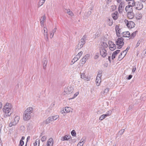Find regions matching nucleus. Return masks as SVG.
I'll return each mask as SVG.
<instances>
[{
    "label": "nucleus",
    "instance_id": "1",
    "mask_svg": "<svg viewBox=\"0 0 146 146\" xmlns=\"http://www.w3.org/2000/svg\"><path fill=\"white\" fill-rule=\"evenodd\" d=\"M3 111L5 113L4 117L10 115L13 112L12 104L9 103H6L3 107Z\"/></svg>",
    "mask_w": 146,
    "mask_h": 146
},
{
    "label": "nucleus",
    "instance_id": "2",
    "mask_svg": "<svg viewBox=\"0 0 146 146\" xmlns=\"http://www.w3.org/2000/svg\"><path fill=\"white\" fill-rule=\"evenodd\" d=\"M33 111V109L32 107L28 108L25 111L23 115V118L25 120H28L31 117V114Z\"/></svg>",
    "mask_w": 146,
    "mask_h": 146
},
{
    "label": "nucleus",
    "instance_id": "3",
    "mask_svg": "<svg viewBox=\"0 0 146 146\" xmlns=\"http://www.w3.org/2000/svg\"><path fill=\"white\" fill-rule=\"evenodd\" d=\"M124 39L122 37L119 38L115 42L116 44L118 46L117 48L118 49H120L123 46L124 44L123 42Z\"/></svg>",
    "mask_w": 146,
    "mask_h": 146
},
{
    "label": "nucleus",
    "instance_id": "4",
    "mask_svg": "<svg viewBox=\"0 0 146 146\" xmlns=\"http://www.w3.org/2000/svg\"><path fill=\"white\" fill-rule=\"evenodd\" d=\"M124 22L126 24L128 28H132L134 27L135 23L132 21H128L127 19L124 20Z\"/></svg>",
    "mask_w": 146,
    "mask_h": 146
},
{
    "label": "nucleus",
    "instance_id": "5",
    "mask_svg": "<svg viewBox=\"0 0 146 146\" xmlns=\"http://www.w3.org/2000/svg\"><path fill=\"white\" fill-rule=\"evenodd\" d=\"M100 49L101 56L104 58L106 57L107 55V52L105 48L104 47H101Z\"/></svg>",
    "mask_w": 146,
    "mask_h": 146
},
{
    "label": "nucleus",
    "instance_id": "6",
    "mask_svg": "<svg viewBox=\"0 0 146 146\" xmlns=\"http://www.w3.org/2000/svg\"><path fill=\"white\" fill-rule=\"evenodd\" d=\"M118 8V11L120 13H122L124 9V7L125 6V3L124 2H122L120 3Z\"/></svg>",
    "mask_w": 146,
    "mask_h": 146
},
{
    "label": "nucleus",
    "instance_id": "7",
    "mask_svg": "<svg viewBox=\"0 0 146 146\" xmlns=\"http://www.w3.org/2000/svg\"><path fill=\"white\" fill-rule=\"evenodd\" d=\"M115 30L116 32L117 36L118 37L121 36V33L122 32L121 29L119 28V26L118 25H116L115 27Z\"/></svg>",
    "mask_w": 146,
    "mask_h": 146
},
{
    "label": "nucleus",
    "instance_id": "8",
    "mask_svg": "<svg viewBox=\"0 0 146 146\" xmlns=\"http://www.w3.org/2000/svg\"><path fill=\"white\" fill-rule=\"evenodd\" d=\"M109 48L111 51H113L116 48V46L112 41H109L108 42Z\"/></svg>",
    "mask_w": 146,
    "mask_h": 146
},
{
    "label": "nucleus",
    "instance_id": "9",
    "mask_svg": "<svg viewBox=\"0 0 146 146\" xmlns=\"http://www.w3.org/2000/svg\"><path fill=\"white\" fill-rule=\"evenodd\" d=\"M73 88L71 86H68L64 89V92L66 94H70Z\"/></svg>",
    "mask_w": 146,
    "mask_h": 146
},
{
    "label": "nucleus",
    "instance_id": "10",
    "mask_svg": "<svg viewBox=\"0 0 146 146\" xmlns=\"http://www.w3.org/2000/svg\"><path fill=\"white\" fill-rule=\"evenodd\" d=\"M136 7V9L138 10L141 9L143 7V4L141 2H138L136 3V5H135Z\"/></svg>",
    "mask_w": 146,
    "mask_h": 146
},
{
    "label": "nucleus",
    "instance_id": "11",
    "mask_svg": "<svg viewBox=\"0 0 146 146\" xmlns=\"http://www.w3.org/2000/svg\"><path fill=\"white\" fill-rule=\"evenodd\" d=\"M125 10L127 13L133 12V7L127 5L125 7Z\"/></svg>",
    "mask_w": 146,
    "mask_h": 146
},
{
    "label": "nucleus",
    "instance_id": "12",
    "mask_svg": "<svg viewBox=\"0 0 146 146\" xmlns=\"http://www.w3.org/2000/svg\"><path fill=\"white\" fill-rule=\"evenodd\" d=\"M130 36V33L127 31L122 32L121 34V36L125 37H129Z\"/></svg>",
    "mask_w": 146,
    "mask_h": 146
},
{
    "label": "nucleus",
    "instance_id": "13",
    "mask_svg": "<svg viewBox=\"0 0 146 146\" xmlns=\"http://www.w3.org/2000/svg\"><path fill=\"white\" fill-rule=\"evenodd\" d=\"M120 50H117L114 52L111 56V59L112 60H113L115 57L117 55V54L119 53Z\"/></svg>",
    "mask_w": 146,
    "mask_h": 146
},
{
    "label": "nucleus",
    "instance_id": "14",
    "mask_svg": "<svg viewBox=\"0 0 146 146\" xmlns=\"http://www.w3.org/2000/svg\"><path fill=\"white\" fill-rule=\"evenodd\" d=\"M90 54H86L81 60L82 62H83V63H85L86 61L90 57Z\"/></svg>",
    "mask_w": 146,
    "mask_h": 146
},
{
    "label": "nucleus",
    "instance_id": "15",
    "mask_svg": "<svg viewBox=\"0 0 146 146\" xmlns=\"http://www.w3.org/2000/svg\"><path fill=\"white\" fill-rule=\"evenodd\" d=\"M119 14L117 11H115L113 13H112V17L114 20H116L118 18Z\"/></svg>",
    "mask_w": 146,
    "mask_h": 146
},
{
    "label": "nucleus",
    "instance_id": "16",
    "mask_svg": "<svg viewBox=\"0 0 146 146\" xmlns=\"http://www.w3.org/2000/svg\"><path fill=\"white\" fill-rule=\"evenodd\" d=\"M53 144V140L52 138H50L47 141V146H52Z\"/></svg>",
    "mask_w": 146,
    "mask_h": 146
},
{
    "label": "nucleus",
    "instance_id": "17",
    "mask_svg": "<svg viewBox=\"0 0 146 146\" xmlns=\"http://www.w3.org/2000/svg\"><path fill=\"white\" fill-rule=\"evenodd\" d=\"M43 62V68L44 69H46V65L47 63V58L46 57H44L43 59V60L42 61Z\"/></svg>",
    "mask_w": 146,
    "mask_h": 146
},
{
    "label": "nucleus",
    "instance_id": "18",
    "mask_svg": "<svg viewBox=\"0 0 146 146\" xmlns=\"http://www.w3.org/2000/svg\"><path fill=\"white\" fill-rule=\"evenodd\" d=\"M111 111H110V114H109L107 113L105 114H103L100 117H99V119L100 120H102L104 119H105L107 116H109L111 114Z\"/></svg>",
    "mask_w": 146,
    "mask_h": 146
},
{
    "label": "nucleus",
    "instance_id": "19",
    "mask_svg": "<svg viewBox=\"0 0 146 146\" xmlns=\"http://www.w3.org/2000/svg\"><path fill=\"white\" fill-rule=\"evenodd\" d=\"M134 14L133 12L127 13V17L130 19H133L134 17Z\"/></svg>",
    "mask_w": 146,
    "mask_h": 146
},
{
    "label": "nucleus",
    "instance_id": "20",
    "mask_svg": "<svg viewBox=\"0 0 146 146\" xmlns=\"http://www.w3.org/2000/svg\"><path fill=\"white\" fill-rule=\"evenodd\" d=\"M128 5L133 7L135 5V2L134 0H129L128 2Z\"/></svg>",
    "mask_w": 146,
    "mask_h": 146
},
{
    "label": "nucleus",
    "instance_id": "21",
    "mask_svg": "<svg viewBox=\"0 0 146 146\" xmlns=\"http://www.w3.org/2000/svg\"><path fill=\"white\" fill-rule=\"evenodd\" d=\"M84 45L80 43V42H79L78 44L76 46V50H78L80 49Z\"/></svg>",
    "mask_w": 146,
    "mask_h": 146
},
{
    "label": "nucleus",
    "instance_id": "22",
    "mask_svg": "<svg viewBox=\"0 0 146 146\" xmlns=\"http://www.w3.org/2000/svg\"><path fill=\"white\" fill-rule=\"evenodd\" d=\"M101 78L97 77L96 80V85L98 86H99L100 85V83L101 82Z\"/></svg>",
    "mask_w": 146,
    "mask_h": 146
},
{
    "label": "nucleus",
    "instance_id": "23",
    "mask_svg": "<svg viewBox=\"0 0 146 146\" xmlns=\"http://www.w3.org/2000/svg\"><path fill=\"white\" fill-rule=\"evenodd\" d=\"M123 53V52H122L119 55L118 58V60L120 61L122 59H123L126 55V52H125V53L123 55L122 54Z\"/></svg>",
    "mask_w": 146,
    "mask_h": 146
},
{
    "label": "nucleus",
    "instance_id": "24",
    "mask_svg": "<svg viewBox=\"0 0 146 146\" xmlns=\"http://www.w3.org/2000/svg\"><path fill=\"white\" fill-rule=\"evenodd\" d=\"M70 138H71V137L70 136L66 135L65 136L62 137L61 138V140L62 141H64L65 140H68Z\"/></svg>",
    "mask_w": 146,
    "mask_h": 146
},
{
    "label": "nucleus",
    "instance_id": "25",
    "mask_svg": "<svg viewBox=\"0 0 146 146\" xmlns=\"http://www.w3.org/2000/svg\"><path fill=\"white\" fill-rule=\"evenodd\" d=\"M53 121V119L51 117H48L46 120L44 121V123L45 124H47L50 123V122Z\"/></svg>",
    "mask_w": 146,
    "mask_h": 146
},
{
    "label": "nucleus",
    "instance_id": "26",
    "mask_svg": "<svg viewBox=\"0 0 146 146\" xmlns=\"http://www.w3.org/2000/svg\"><path fill=\"white\" fill-rule=\"evenodd\" d=\"M108 25L109 26H111L113 24V21L112 19L108 18L107 21Z\"/></svg>",
    "mask_w": 146,
    "mask_h": 146
},
{
    "label": "nucleus",
    "instance_id": "27",
    "mask_svg": "<svg viewBox=\"0 0 146 146\" xmlns=\"http://www.w3.org/2000/svg\"><path fill=\"white\" fill-rule=\"evenodd\" d=\"M56 29L57 28L56 27L54 29L52 30L50 34V37L51 38L53 37L54 33L56 32Z\"/></svg>",
    "mask_w": 146,
    "mask_h": 146
},
{
    "label": "nucleus",
    "instance_id": "28",
    "mask_svg": "<svg viewBox=\"0 0 146 146\" xmlns=\"http://www.w3.org/2000/svg\"><path fill=\"white\" fill-rule=\"evenodd\" d=\"M84 140L82 139L79 142L77 146H82L84 143Z\"/></svg>",
    "mask_w": 146,
    "mask_h": 146
},
{
    "label": "nucleus",
    "instance_id": "29",
    "mask_svg": "<svg viewBox=\"0 0 146 146\" xmlns=\"http://www.w3.org/2000/svg\"><path fill=\"white\" fill-rule=\"evenodd\" d=\"M71 108L70 107H66L65 108V111H64V112H66V113L69 112L70 111H72L71 110Z\"/></svg>",
    "mask_w": 146,
    "mask_h": 146
},
{
    "label": "nucleus",
    "instance_id": "30",
    "mask_svg": "<svg viewBox=\"0 0 146 146\" xmlns=\"http://www.w3.org/2000/svg\"><path fill=\"white\" fill-rule=\"evenodd\" d=\"M81 78L82 79H84L85 80H87L88 78L85 75V74L84 73L81 74Z\"/></svg>",
    "mask_w": 146,
    "mask_h": 146
},
{
    "label": "nucleus",
    "instance_id": "31",
    "mask_svg": "<svg viewBox=\"0 0 146 146\" xmlns=\"http://www.w3.org/2000/svg\"><path fill=\"white\" fill-rule=\"evenodd\" d=\"M44 39L46 41H48V36L47 31H46V32L45 33V34H44Z\"/></svg>",
    "mask_w": 146,
    "mask_h": 146
},
{
    "label": "nucleus",
    "instance_id": "32",
    "mask_svg": "<svg viewBox=\"0 0 146 146\" xmlns=\"http://www.w3.org/2000/svg\"><path fill=\"white\" fill-rule=\"evenodd\" d=\"M34 146H39V140L36 139L35 143H34Z\"/></svg>",
    "mask_w": 146,
    "mask_h": 146
},
{
    "label": "nucleus",
    "instance_id": "33",
    "mask_svg": "<svg viewBox=\"0 0 146 146\" xmlns=\"http://www.w3.org/2000/svg\"><path fill=\"white\" fill-rule=\"evenodd\" d=\"M109 90V88H107L104 90V92H101V93H103L104 95L106 94Z\"/></svg>",
    "mask_w": 146,
    "mask_h": 146
},
{
    "label": "nucleus",
    "instance_id": "34",
    "mask_svg": "<svg viewBox=\"0 0 146 146\" xmlns=\"http://www.w3.org/2000/svg\"><path fill=\"white\" fill-rule=\"evenodd\" d=\"M19 119V117L18 116H17L15 117L14 122H15L17 124L18 122Z\"/></svg>",
    "mask_w": 146,
    "mask_h": 146
},
{
    "label": "nucleus",
    "instance_id": "35",
    "mask_svg": "<svg viewBox=\"0 0 146 146\" xmlns=\"http://www.w3.org/2000/svg\"><path fill=\"white\" fill-rule=\"evenodd\" d=\"M16 124L15 122H11L9 124V127H11L13 126H14Z\"/></svg>",
    "mask_w": 146,
    "mask_h": 146
},
{
    "label": "nucleus",
    "instance_id": "36",
    "mask_svg": "<svg viewBox=\"0 0 146 146\" xmlns=\"http://www.w3.org/2000/svg\"><path fill=\"white\" fill-rule=\"evenodd\" d=\"M102 47H104L105 48H107L108 47V45L106 42H103L102 44Z\"/></svg>",
    "mask_w": 146,
    "mask_h": 146
},
{
    "label": "nucleus",
    "instance_id": "37",
    "mask_svg": "<svg viewBox=\"0 0 146 146\" xmlns=\"http://www.w3.org/2000/svg\"><path fill=\"white\" fill-rule=\"evenodd\" d=\"M67 13L69 15L72 16L73 15V14L72 11H70V9H67Z\"/></svg>",
    "mask_w": 146,
    "mask_h": 146
},
{
    "label": "nucleus",
    "instance_id": "38",
    "mask_svg": "<svg viewBox=\"0 0 146 146\" xmlns=\"http://www.w3.org/2000/svg\"><path fill=\"white\" fill-rule=\"evenodd\" d=\"M137 32V31H136L135 32H133L131 34V37H133V38H134L136 35V33Z\"/></svg>",
    "mask_w": 146,
    "mask_h": 146
},
{
    "label": "nucleus",
    "instance_id": "39",
    "mask_svg": "<svg viewBox=\"0 0 146 146\" xmlns=\"http://www.w3.org/2000/svg\"><path fill=\"white\" fill-rule=\"evenodd\" d=\"M24 144V141L22 140H20V143L19 144V146H23Z\"/></svg>",
    "mask_w": 146,
    "mask_h": 146
},
{
    "label": "nucleus",
    "instance_id": "40",
    "mask_svg": "<svg viewBox=\"0 0 146 146\" xmlns=\"http://www.w3.org/2000/svg\"><path fill=\"white\" fill-rule=\"evenodd\" d=\"M59 117V116L57 115H54L52 117V119H53V121L57 119Z\"/></svg>",
    "mask_w": 146,
    "mask_h": 146
},
{
    "label": "nucleus",
    "instance_id": "41",
    "mask_svg": "<svg viewBox=\"0 0 146 146\" xmlns=\"http://www.w3.org/2000/svg\"><path fill=\"white\" fill-rule=\"evenodd\" d=\"M71 134L72 136H75L76 135V133L75 131L74 130H73L71 132Z\"/></svg>",
    "mask_w": 146,
    "mask_h": 146
},
{
    "label": "nucleus",
    "instance_id": "42",
    "mask_svg": "<svg viewBox=\"0 0 146 146\" xmlns=\"http://www.w3.org/2000/svg\"><path fill=\"white\" fill-rule=\"evenodd\" d=\"M46 139V136H43L41 138V140L42 142L45 141Z\"/></svg>",
    "mask_w": 146,
    "mask_h": 146
},
{
    "label": "nucleus",
    "instance_id": "43",
    "mask_svg": "<svg viewBox=\"0 0 146 146\" xmlns=\"http://www.w3.org/2000/svg\"><path fill=\"white\" fill-rule=\"evenodd\" d=\"M136 19H140L142 18L141 15V14H139V15L137 16Z\"/></svg>",
    "mask_w": 146,
    "mask_h": 146
},
{
    "label": "nucleus",
    "instance_id": "44",
    "mask_svg": "<svg viewBox=\"0 0 146 146\" xmlns=\"http://www.w3.org/2000/svg\"><path fill=\"white\" fill-rule=\"evenodd\" d=\"M124 129L121 130L119 131V133H120L121 135H122L124 133Z\"/></svg>",
    "mask_w": 146,
    "mask_h": 146
},
{
    "label": "nucleus",
    "instance_id": "45",
    "mask_svg": "<svg viewBox=\"0 0 146 146\" xmlns=\"http://www.w3.org/2000/svg\"><path fill=\"white\" fill-rule=\"evenodd\" d=\"M130 48V47L129 46H128L126 49L124 50V51H123V53H124L125 52H126V53L127 52V51Z\"/></svg>",
    "mask_w": 146,
    "mask_h": 146
},
{
    "label": "nucleus",
    "instance_id": "46",
    "mask_svg": "<svg viewBox=\"0 0 146 146\" xmlns=\"http://www.w3.org/2000/svg\"><path fill=\"white\" fill-rule=\"evenodd\" d=\"M80 43H82L83 45H84L86 42L85 40H83L82 39H81L80 40Z\"/></svg>",
    "mask_w": 146,
    "mask_h": 146
},
{
    "label": "nucleus",
    "instance_id": "47",
    "mask_svg": "<svg viewBox=\"0 0 146 146\" xmlns=\"http://www.w3.org/2000/svg\"><path fill=\"white\" fill-rule=\"evenodd\" d=\"M100 74H98L97 76V77H98L99 78H101V77L102 76V70L100 71Z\"/></svg>",
    "mask_w": 146,
    "mask_h": 146
},
{
    "label": "nucleus",
    "instance_id": "48",
    "mask_svg": "<svg viewBox=\"0 0 146 146\" xmlns=\"http://www.w3.org/2000/svg\"><path fill=\"white\" fill-rule=\"evenodd\" d=\"M46 0H40V3H41V4L40 6L42 5L44 3Z\"/></svg>",
    "mask_w": 146,
    "mask_h": 146
},
{
    "label": "nucleus",
    "instance_id": "49",
    "mask_svg": "<svg viewBox=\"0 0 146 146\" xmlns=\"http://www.w3.org/2000/svg\"><path fill=\"white\" fill-rule=\"evenodd\" d=\"M111 9H112V11H114L116 8V6H115V5L112 6H111Z\"/></svg>",
    "mask_w": 146,
    "mask_h": 146
},
{
    "label": "nucleus",
    "instance_id": "50",
    "mask_svg": "<svg viewBox=\"0 0 146 146\" xmlns=\"http://www.w3.org/2000/svg\"><path fill=\"white\" fill-rule=\"evenodd\" d=\"M73 59L74 60L73 64H74L75 62H76L78 60V59L76 57H75Z\"/></svg>",
    "mask_w": 146,
    "mask_h": 146
},
{
    "label": "nucleus",
    "instance_id": "51",
    "mask_svg": "<svg viewBox=\"0 0 146 146\" xmlns=\"http://www.w3.org/2000/svg\"><path fill=\"white\" fill-rule=\"evenodd\" d=\"M132 77V75H129L128 76L127 78V80H130Z\"/></svg>",
    "mask_w": 146,
    "mask_h": 146
},
{
    "label": "nucleus",
    "instance_id": "52",
    "mask_svg": "<svg viewBox=\"0 0 146 146\" xmlns=\"http://www.w3.org/2000/svg\"><path fill=\"white\" fill-rule=\"evenodd\" d=\"M86 35H84L82 38L81 39H82L83 40H86Z\"/></svg>",
    "mask_w": 146,
    "mask_h": 146
},
{
    "label": "nucleus",
    "instance_id": "53",
    "mask_svg": "<svg viewBox=\"0 0 146 146\" xmlns=\"http://www.w3.org/2000/svg\"><path fill=\"white\" fill-rule=\"evenodd\" d=\"M136 68L135 67L133 68L132 70V72H134L136 70Z\"/></svg>",
    "mask_w": 146,
    "mask_h": 146
},
{
    "label": "nucleus",
    "instance_id": "54",
    "mask_svg": "<svg viewBox=\"0 0 146 146\" xmlns=\"http://www.w3.org/2000/svg\"><path fill=\"white\" fill-rule=\"evenodd\" d=\"M82 54L83 52L82 51H80L78 54V55L80 57L82 55Z\"/></svg>",
    "mask_w": 146,
    "mask_h": 146
},
{
    "label": "nucleus",
    "instance_id": "55",
    "mask_svg": "<svg viewBox=\"0 0 146 146\" xmlns=\"http://www.w3.org/2000/svg\"><path fill=\"white\" fill-rule=\"evenodd\" d=\"M42 20H43V21H44V20H45L46 17V16L45 15H43L42 16Z\"/></svg>",
    "mask_w": 146,
    "mask_h": 146
},
{
    "label": "nucleus",
    "instance_id": "56",
    "mask_svg": "<svg viewBox=\"0 0 146 146\" xmlns=\"http://www.w3.org/2000/svg\"><path fill=\"white\" fill-rule=\"evenodd\" d=\"M44 34H45V33L46 32V31H47V29L46 28L44 27Z\"/></svg>",
    "mask_w": 146,
    "mask_h": 146
},
{
    "label": "nucleus",
    "instance_id": "57",
    "mask_svg": "<svg viewBox=\"0 0 146 146\" xmlns=\"http://www.w3.org/2000/svg\"><path fill=\"white\" fill-rule=\"evenodd\" d=\"M140 44V43L139 42V41L137 42V44H136V45L135 46V47H137L138 46L139 44Z\"/></svg>",
    "mask_w": 146,
    "mask_h": 146
},
{
    "label": "nucleus",
    "instance_id": "58",
    "mask_svg": "<svg viewBox=\"0 0 146 146\" xmlns=\"http://www.w3.org/2000/svg\"><path fill=\"white\" fill-rule=\"evenodd\" d=\"M75 57L77 58L78 59V60L80 58V56L78 54L76 55Z\"/></svg>",
    "mask_w": 146,
    "mask_h": 146
},
{
    "label": "nucleus",
    "instance_id": "59",
    "mask_svg": "<svg viewBox=\"0 0 146 146\" xmlns=\"http://www.w3.org/2000/svg\"><path fill=\"white\" fill-rule=\"evenodd\" d=\"M122 0H116L117 2L118 3H121Z\"/></svg>",
    "mask_w": 146,
    "mask_h": 146
},
{
    "label": "nucleus",
    "instance_id": "60",
    "mask_svg": "<svg viewBox=\"0 0 146 146\" xmlns=\"http://www.w3.org/2000/svg\"><path fill=\"white\" fill-rule=\"evenodd\" d=\"M78 94H77V93H76L74 95V97H73L72 98H75L78 95Z\"/></svg>",
    "mask_w": 146,
    "mask_h": 146
},
{
    "label": "nucleus",
    "instance_id": "61",
    "mask_svg": "<svg viewBox=\"0 0 146 146\" xmlns=\"http://www.w3.org/2000/svg\"><path fill=\"white\" fill-rule=\"evenodd\" d=\"M112 0H107V3L108 4H109V3L111 2Z\"/></svg>",
    "mask_w": 146,
    "mask_h": 146
},
{
    "label": "nucleus",
    "instance_id": "62",
    "mask_svg": "<svg viewBox=\"0 0 146 146\" xmlns=\"http://www.w3.org/2000/svg\"><path fill=\"white\" fill-rule=\"evenodd\" d=\"M30 136H28L27 137V142H26V143L27 142L28 140L30 139Z\"/></svg>",
    "mask_w": 146,
    "mask_h": 146
},
{
    "label": "nucleus",
    "instance_id": "63",
    "mask_svg": "<svg viewBox=\"0 0 146 146\" xmlns=\"http://www.w3.org/2000/svg\"><path fill=\"white\" fill-rule=\"evenodd\" d=\"M108 60L110 62V63L111 61V56H108Z\"/></svg>",
    "mask_w": 146,
    "mask_h": 146
},
{
    "label": "nucleus",
    "instance_id": "64",
    "mask_svg": "<svg viewBox=\"0 0 146 146\" xmlns=\"http://www.w3.org/2000/svg\"><path fill=\"white\" fill-rule=\"evenodd\" d=\"M40 23H41V25H43L44 21H43V20L41 21Z\"/></svg>",
    "mask_w": 146,
    "mask_h": 146
}]
</instances>
